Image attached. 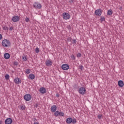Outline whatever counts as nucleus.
Masks as SVG:
<instances>
[{
    "label": "nucleus",
    "instance_id": "obj_1",
    "mask_svg": "<svg viewBox=\"0 0 124 124\" xmlns=\"http://www.w3.org/2000/svg\"><path fill=\"white\" fill-rule=\"evenodd\" d=\"M66 123H67V124H71V123H72V124H75L77 123V121L76 120V119H72V118H68L66 120Z\"/></svg>",
    "mask_w": 124,
    "mask_h": 124
},
{
    "label": "nucleus",
    "instance_id": "obj_2",
    "mask_svg": "<svg viewBox=\"0 0 124 124\" xmlns=\"http://www.w3.org/2000/svg\"><path fill=\"white\" fill-rule=\"evenodd\" d=\"M2 45L3 47H8L10 46V42L7 39H5L2 41Z\"/></svg>",
    "mask_w": 124,
    "mask_h": 124
},
{
    "label": "nucleus",
    "instance_id": "obj_3",
    "mask_svg": "<svg viewBox=\"0 0 124 124\" xmlns=\"http://www.w3.org/2000/svg\"><path fill=\"white\" fill-rule=\"evenodd\" d=\"M62 16L64 20H68V19H70V15L67 13H63L62 14Z\"/></svg>",
    "mask_w": 124,
    "mask_h": 124
},
{
    "label": "nucleus",
    "instance_id": "obj_4",
    "mask_svg": "<svg viewBox=\"0 0 124 124\" xmlns=\"http://www.w3.org/2000/svg\"><path fill=\"white\" fill-rule=\"evenodd\" d=\"M24 98L26 101H30L31 99V95L26 94L24 95Z\"/></svg>",
    "mask_w": 124,
    "mask_h": 124
},
{
    "label": "nucleus",
    "instance_id": "obj_5",
    "mask_svg": "<svg viewBox=\"0 0 124 124\" xmlns=\"http://www.w3.org/2000/svg\"><path fill=\"white\" fill-rule=\"evenodd\" d=\"M78 93H79L80 94H85V93H86V89L85 87H80L78 90Z\"/></svg>",
    "mask_w": 124,
    "mask_h": 124
},
{
    "label": "nucleus",
    "instance_id": "obj_6",
    "mask_svg": "<svg viewBox=\"0 0 124 124\" xmlns=\"http://www.w3.org/2000/svg\"><path fill=\"white\" fill-rule=\"evenodd\" d=\"M33 6L34 8H38V9H40L42 7V6L37 2H35L33 4Z\"/></svg>",
    "mask_w": 124,
    "mask_h": 124
},
{
    "label": "nucleus",
    "instance_id": "obj_7",
    "mask_svg": "<svg viewBox=\"0 0 124 124\" xmlns=\"http://www.w3.org/2000/svg\"><path fill=\"white\" fill-rule=\"evenodd\" d=\"M62 68L63 70H68V69H69V65L67 64H63L62 65Z\"/></svg>",
    "mask_w": 124,
    "mask_h": 124
},
{
    "label": "nucleus",
    "instance_id": "obj_8",
    "mask_svg": "<svg viewBox=\"0 0 124 124\" xmlns=\"http://www.w3.org/2000/svg\"><path fill=\"white\" fill-rule=\"evenodd\" d=\"M19 20H20V17H19V16H15L12 18V21L14 22V23L16 22H19Z\"/></svg>",
    "mask_w": 124,
    "mask_h": 124
},
{
    "label": "nucleus",
    "instance_id": "obj_9",
    "mask_svg": "<svg viewBox=\"0 0 124 124\" xmlns=\"http://www.w3.org/2000/svg\"><path fill=\"white\" fill-rule=\"evenodd\" d=\"M13 122V120H12V119L10 118H7L5 121V124H11Z\"/></svg>",
    "mask_w": 124,
    "mask_h": 124
},
{
    "label": "nucleus",
    "instance_id": "obj_10",
    "mask_svg": "<svg viewBox=\"0 0 124 124\" xmlns=\"http://www.w3.org/2000/svg\"><path fill=\"white\" fill-rule=\"evenodd\" d=\"M53 64V62L50 60H47L46 62V66H51Z\"/></svg>",
    "mask_w": 124,
    "mask_h": 124
},
{
    "label": "nucleus",
    "instance_id": "obj_11",
    "mask_svg": "<svg viewBox=\"0 0 124 124\" xmlns=\"http://www.w3.org/2000/svg\"><path fill=\"white\" fill-rule=\"evenodd\" d=\"M102 13V12L101 9L96 10L95 11V15H97V16H101Z\"/></svg>",
    "mask_w": 124,
    "mask_h": 124
},
{
    "label": "nucleus",
    "instance_id": "obj_12",
    "mask_svg": "<svg viewBox=\"0 0 124 124\" xmlns=\"http://www.w3.org/2000/svg\"><path fill=\"white\" fill-rule=\"evenodd\" d=\"M40 93H47V91H46V89L44 87H42L40 89Z\"/></svg>",
    "mask_w": 124,
    "mask_h": 124
},
{
    "label": "nucleus",
    "instance_id": "obj_13",
    "mask_svg": "<svg viewBox=\"0 0 124 124\" xmlns=\"http://www.w3.org/2000/svg\"><path fill=\"white\" fill-rule=\"evenodd\" d=\"M14 82L16 84H21V79L20 78H17L14 79Z\"/></svg>",
    "mask_w": 124,
    "mask_h": 124
},
{
    "label": "nucleus",
    "instance_id": "obj_14",
    "mask_svg": "<svg viewBox=\"0 0 124 124\" xmlns=\"http://www.w3.org/2000/svg\"><path fill=\"white\" fill-rule=\"evenodd\" d=\"M50 109L51 112H56V111H57V106L53 105L52 106H51Z\"/></svg>",
    "mask_w": 124,
    "mask_h": 124
},
{
    "label": "nucleus",
    "instance_id": "obj_15",
    "mask_svg": "<svg viewBox=\"0 0 124 124\" xmlns=\"http://www.w3.org/2000/svg\"><path fill=\"white\" fill-rule=\"evenodd\" d=\"M124 85V81H123V80L118 81V86H119V87H120V88H123Z\"/></svg>",
    "mask_w": 124,
    "mask_h": 124
},
{
    "label": "nucleus",
    "instance_id": "obj_16",
    "mask_svg": "<svg viewBox=\"0 0 124 124\" xmlns=\"http://www.w3.org/2000/svg\"><path fill=\"white\" fill-rule=\"evenodd\" d=\"M4 59H6V60H8V59L10 58V55L9 54V53H5L4 55Z\"/></svg>",
    "mask_w": 124,
    "mask_h": 124
},
{
    "label": "nucleus",
    "instance_id": "obj_17",
    "mask_svg": "<svg viewBox=\"0 0 124 124\" xmlns=\"http://www.w3.org/2000/svg\"><path fill=\"white\" fill-rule=\"evenodd\" d=\"M29 78L31 79V80H33L35 78V76L34 74H31L29 75Z\"/></svg>",
    "mask_w": 124,
    "mask_h": 124
},
{
    "label": "nucleus",
    "instance_id": "obj_18",
    "mask_svg": "<svg viewBox=\"0 0 124 124\" xmlns=\"http://www.w3.org/2000/svg\"><path fill=\"white\" fill-rule=\"evenodd\" d=\"M112 14H113V11L111 9L108 10V11L107 15H108L109 16H111Z\"/></svg>",
    "mask_w": 124,
    "mask_h": 124
},
{
    "label": "nucleus",
    "instance_id": "obj_19",
    "mask_svg": "<svg viewBox=\"0 0 124 124\" xmlns=\"http://www.w3.org/2000/svg\"><path fill=\"white\" fill-rule=\"evenodd\" d=\"M22 60H23L24 62H27V61H28V58H27L26 56L24 55L22 56Z\"/></svg>",
    "mask_w": 124,
    "mask_h": 124
},
{
    "label": "nucleus",
    "instance_id": "obj_20",
    "mask_svg": "<svg viewBox=\"0 0 124 124\" xmlns=\"http://www.w3.org/2000/svg\"><path fill=\"white\" fill-rule=\"evenodd\" d=\"M25 73H26V74H30V73H31V70L30 69H27L25 70Z\"/></svg>",
    "mask_w": 124,
    "mask_h": 124
},
{
    "label": "nucleus",
    "instance_id": "obj_21",
    "mask_svg": "<svg viewBox=\"0 0 124 124\" xmlns=\"http://www.w3.org/2000/svg\"><path fill=\"white\" fill-rule=\"evenodd\" d=\"M59 114H60V112H59V111H56L54 113V115L55 116V117H58Z\"/></svg>",
    "mask_w": 124,
    "mask_h": 124
},
{
    "label": "nucleus",
    "instance_id": "obj_22",
    "mask_svg": "<svg viewBox=\"0 0 124 124\" xmlns=\"http://www.w3.org/2000/svg\"><path fill=\"white\" fill-rule=\"evenodd\" d=\"M9 78H10V76H9V75L8 74H6L5 76V78L6 80H8L9 79Z\"/></svg>",
    "mask_w": 124,
    "mask_h": 124
},
{
    "label": "nucleus",
    "instance_id": "obj_23",
    "mask_svg": "<svg viewBox=\"0 0 124 124\" xmlns=\"http://www.w3.org/2000/svg\"><path fill=\"white\" fill-rule=\"evenodd\" d=\"M59 116H61V117H63V116H64V113L62 112H59Z\"/></svg>",
    "mask_w": 124,
    "mask_h": 124
},
{
    "label": "nucleus",
    "instance_id": "obj_24",
    "mask_svg": "<svg viewBox=\"0 0 124 124\" xmlns=\"http://www.w3.org/2000/svg\"><path fill=\"white\" fill-rule=\"evenodd\" d=\"M35 51L36 53H37V54H38V53L39 52V48L38 47H36L35 48Z\"/></svg>",
    "mask_w": 124,
    "mask_h": 124
},
{
    "label": "nucleus",
    "instance_id": "obj_25",
    "mask_svg": "<svg viewBox=\"0 0 124 124\" xmlns=\"http://www.w3.org/2000/svg\"><path fill=\"white\" fill-rule=\"evenodd\" d=\"M3 29L4 31H8V27H7L6 26H4V27H3Z\"/></svg>",
    "mask_w": 124,
    "mask_h": 124
},
{
    "label": "nucleus",
    "instance_id": "obj_26",
    "mask_svg": "<svg viewBox=\"0 0 124 124\" xmlns=\"http://www.w3.org/2000/svg\"><path fill=\"white\" fill-rule=\"evenodd\" d=\"M73 87L75 89H78V88H79V86H78V85L77 84H74Z\"/></svg>",
    "mask_w": 124,
    "mask_h": 124
},
{
    "label": "nucleus",
    "instance_id": "obj_27",
    "mask_svg": "<svg viewBox=\"0 0 124 124\" xmlns=\"http://www.w3.org/2000/svg\"><path fill=\"white\" fill-rule=\"evenodd\" d=\"M100 20L101 22H103V21H105V17H104V16H103L101 17Z\"/></svg>",
    "mask_w": 124,
    "mask_h": 124
},
{
    "label": "nucleus",
    "instance_id": "obj_28",
    "mask_svg": "<svg viewBox=\"0 0 124 124\" xmlns=\"http://www.w3.org/2000/svg\"><path fill=\"white\" fill-rule=\"evenodd\" d=\"M102 118V115L101 114H99L98 116V119H99V120H101Z\"/></svg>",
    "mask_w": 124,
    "mask_h": 124
},
{
    "label": "nucleus",
    "instance_id": "obj_29",
    "mask_svg": "<svg viewBox=\"0 0 124 124\" xmlns=\"http://www.w3.org/2000/svg\"><path fill=\"white\" fill-rule=\"evenodd\" d=\"M81 56H82V54L81 53H78L77 54L78 58H81Z\"/></svg>",
    "mask_w": 124,
    "mask_h": 124
},
{
    "label": "nucleus",
    "instance_id": "obj_30",
    "mask_svg": "<svg viewBox=\"0 0 124 124\" xmlns=\"http://www.w3.org/2000/svg\"><path fill=\"white\" fill-rule=\"evenodd\" d=\"M74 0H70L69 1V2L70 3V4H73V3H74Z\"/></svg>",
    "mask_w": 124,
    "mask_h": 124
},
{
    "label": "nucleus",
    "instance_id": "obj_31",
    "mask_svg": "<svg viewBox=\"0 0 124 124\" xmlns=\"http://www.w3.org/2000/svg\"><path fill=\"white\" fill-rule=\"evenodd\" d=\"M25 21H26V22H27V23H28V22L30 21V18H28V17H26V18H25Z\"/></svg>",
    "mask_w": 124,
    "mask_h": 124
},
{
    "label": "nucleus",
    "instance_id": "obj_32",
    "mask_svg": "<svg viewBox=\"0 0 124 124\" xmlns=\"http://www.w3.org/2000/svg\"><path fill=\"white\" fill-rule=\"evenodd\" d=\"M67 40L68 41H70L71 42H72V38H70V37H69L67 38Z\"/></svg>",
    "mask_w": 124,
    "mask_h": 124
},
{
    "label": "nucleus",
    "instance_id": "obj_33",
    "mask_svg": "<svg viewBox=\"0 0 124 124\" xmlns=\"http://www.w3.org/2000/svg\"><path fill=\"white\" fill-rule=\"evenodd\" d=\"M71 58L72 59V60H75V56H74V55L72 54L71 56Z\"/></svg>",
    "mask_w": 124,
    "mask_h": 124
},
{
    "label": "nucleus",
    "instance_id": "obj_34",
    "mask_svg": "<svg viewBox=\"0 0 124 124\" xmlns=\"http://www.w3.org/2000/svg\"><path fill=\"white\" fill-rule=\"evenodd\" d=\"M14 65H18V64H19V63H18V62H14Z\"/></svg>",
    "mask_w": 124,
    "mask_h": 124
},
{
    "label": "nucleus",
    "instance_id": "obj_35",
    "mask_svg": "<svg viewBox=\"0 0 124 124\" xmlns=\"http://www.w3.org/2000/svg\"><path fill=\"white\" fill-rule=\"evenodd\" d=\"M79 69H81V70H83V68H84L83 67V66H82V65H80L79 66Z\"/></svg>",
    "mask_w": 124,
    "mask_h": 124
},
{
    "label": "nucleus",
    "instance_id": "obj_36",
    "mask_svg": "<svg viewBox=\"0 0 124 124\" xmlns=\"http://www.w3.org/2000/svg\"><path fill=\"white\" fill-rule=\"evenodd\" d=\"M72 41L73 42L74 44H76V39H73L72 40Z\"/></svg>",
    "mask_w": 124,
    "mask_h": 124
},
{
    "label": "nucleus",
    "instance_id": "obj_37",
    "mask_svg": "<svg viewBox=\"0 0 124 124\" xmlns=\"http://www.w3.org/2000/svg\"><path fill=\"white\" fill-rule=\"evenodd\" d=\"M21 110H25V106H22L21 107Z\"/></svg>",
    "mask_w": 124,
    "mask_h": 124
},
{
    "label": "nucleus",
    "instance_id": "obj_38",
    "mask_svg": "<svg viewBox=\"0 0 124 124\" xmlns=\"http://www.w3.org/2000/svg\"><path fill=\"white\" fill-rule=\"evenodd\" d=\"M2 39V35L1 34H0V40H1Z\"/></svg>",
    "mask_w": 124,
    "mask_h": 124
},
{
    "label": "nucleus",
    "instance_id": "obj_39",
    "mask_svg": "<svg viewBox=\"0 0 124 124\" xmlns=\"http://www.w3.org/2000/svg\"><path fill=\"white\" fill-rule=\"evenodd\" d=\"M56 96L57 97H60V94L59 93H57L56 95Z\"/></svg>",
    "mask_w": 124,
    "mask_h": 124
},
{
    "label": "nucleus",
    "instance_id": "obj_40",
    "mask_svg": "<svg viewBox=\"0 0 124 124\" xmlns=\"http://www.w3.org/2000/svg\"><path fill=\"white\" fill-rule=\"evenodd\" d=\"M34 107H36V108H37L38 107V105L37 104H36L35 105H34Z\"/></svg>",
    "mask_w": 124,
    "mask_h": 124
},
{
    "label": "nucleus",
    "instance_id": "obj_41",
    "mask_svg": "<svg viewBox=\"0 0 124 124\" xmlns=\"http://www.w3.org/2000/svg\"><path fill=\"white\" fill-rule=\"evenodd\" d=\"M13 30V27H10V31H12Z\"/></svg>",
    "mask_w": 124,
    "mask_h": 124
},
{
    "label": "nucleus",
    "instance_id": "obj_42",
    "mask_svg": "<svg viewBox=\"0 0 124 124\" xmlns=\"http://www.w3.org/2000/svg\"><path fill=\"white\" fill-rule=\"evenodd\" d=\"M68 29L69 30H71V27H70V26H68Z\"/></svg>",
    "mask_w": 124,
    "mask_h": 124
},
{
    "label": "nucleus",
    "instance_id": "obj_43",
    "mask_svg": "<svg viewBox=\"0 0 124 124\" xmlns=\"http://www.w3.org/2000/svg\"><path fill=\"white\" fill-rule=\"evenodd\" d=\"M120 10H122L123 9V7H120Z\"/></svg>",
    "mask_w": 124,
    "mask_h": 124
},
{
    "label": "nucleus",
    "instance_id": "obj_44",
    "mask_svg": "<svg viewBox=\"0 0 124 124\" xmlns=\"http://www.w3.org/2000/svg\"><path fill=\"white\" fill-rule=\"evenodd\" d=\"M34 124H39V123H36V122H34Z\"/></svg>",
    "mask_w": 124,
    "mask_h": 124
},
{
    "label": "nucleus",
    "instance_id": "obj_45",
    "mask_svg": "<svg viewBox=\"0 0 124 124\" xmlns=\"http://www.w3.org/2000/svg\"><path fill=\"white\" fill-rule=\"evenodd\" d=\"M2 124V121L0 120V124Z\"/></svg>",
    "mask_w": 124,
    "mask_h": 124
},
{
    "label": "nucleus",
    "instance_id": "obj_46",
    "mask_svg": "<svg viewBox=\"0 0 124 124\" xmlns=\"http://www.w3.org/2000/svg\"><path fill=\"white\" fill-rule=\"evenodd\" d=\"M34 123H35V122H36V119H35L34 120Z\"/></svg>",
    "mask_w": 124,
    "mask_h": 124
}]
</instances>
